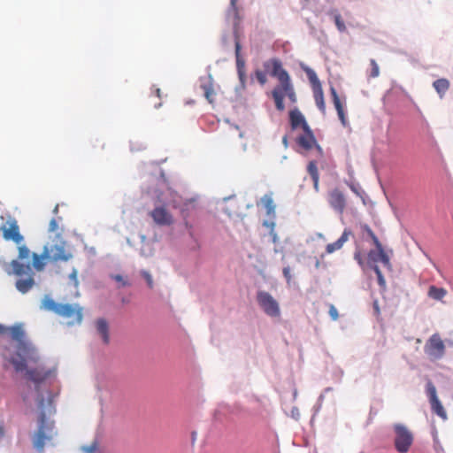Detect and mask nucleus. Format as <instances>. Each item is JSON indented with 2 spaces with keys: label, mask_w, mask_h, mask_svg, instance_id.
<instances>
[{
  "label": "nucleus",
  "mask_w": 453,
  "mask_h": 453,
  "mask_svg": "<svg viewBox=\"0 0 453 453\" xmlns=\"http://www.w3.org/2000/svg\"><path fill=\"white\" fill-rule=\"evenodd\" d=\"M13 346L4 345L0 349L1 357L7 360L10 364H12L16 372H24L26 371V374L28 380L34 381L35 383H41L44 381L47 378L50 377L54 372L53 370L45 369L42 365H38L34 369H27V364L33 363V361L28 360L26 357H21L17 358L16 357L11 355V349ZM39 360L34 364H37Z\"/></svg>",
  "instance_id": "obj_2"
},
{
  "label": "nucleus",
  "mask_w": 453,
  "mask_h": 453,
  "mask_svg": "<svg viewBox=\"0 0 453 453\" xmlns=\"http://www.w3.org/2000/svg\"><path fill=\"white\" fill-rule=\"evenodd\" d=\"M42 308L67 319L68 325L81 324L83 319L82 308L78 304L58 303L50 296L43 298Z\"/></svg>",
  "instance_id": "obj_3"
},
{
  "label": "nucleus",
  "mask_w": 453,
  "mask_h": 453,
  "mask_svg": "<svg viewBox=\"0 0 453 453\" xmlns=\"http://www.w3.org/2000/svg\"><path fill=\"white\" fill-rule=\"evenodd\" d=\"M328 313L333 320H337L339 318V313L336 307L334 304L329 305Z\"/></svg>",
  "instance_id": "obj_35"
},
{
  "label": "nucleus",
  "mask_w": 453,
  "mask_h": 453,
  "mask_svg": "<svg viewBox=\"0 0 453 453\" xmlns=\"http://www.w3.org/2000/svg\"><path fill=\"white\" fill-rule=\"evenodd\" d=\"M58 230V223L56 219H52L49 224V231L55 233Z\"/></svg>",
  "instance_id": "obj_37"
},
{
  "label": "nucleus",
  "mask_w": 453,
  "mask_h": 453,
  "mask_svg": "<svg viewBox=\"0 0 453 453\" xmlns=\"http://www.w3.org/2000/svg\"><path fill=\"white\" fill-rule=\"evenodd\" d=\"M282 142H283V143L285 144V146H287V145H288V137H287V135H285V136L283 137Z\"/></svg>",
  "instance_id": "obj_48"
},
{
  "label": "nucleus",
  "mask_w": 453,
  "mask_h": 453,
  "mask_svg": "<svg viewBox=\"0 0 453 453\" xmlns=\"http://www.w3.org/2000/svg\"><path fill=\"white\" fill-rule=\"evenodd\" d=\"M450 83L449 80L445 78L438 79L434 81L433 87L439 94L440 97L442 98L446 92L449 90Z\"/></svg>",
  "instance_id": "obj_24"
},
{
  "label": "nucleus",
  "mask_w": 453,
  "mask_h": 453,
  "mask_svg": "<svg viewBox=\"0 0 453 453\" xmlns=\"http://www.w3.org/2000/svg\"><path fill=\"white\" fill-rule=\"evenodd\" d=\"M18 261H22V260H27L29 259L30 257H32V254L30 250L26 246V245H23V244H19L18 245Z\"/></svg>",
  "instance_id": "obj_28"
},
{
  "label": "nucleus",
  "mask_w": 453,
  "mask_h": 453,
  "mask_svg": "<svg viewBox=\"0 0 453 453\" xmlns=\"http://www.w3.org/2000/svg\"><path fill=\"white\" fill-rule=\"evenodd\" d=\"M43 257H46L48 262H67L73 257V253L66 242L59 239L54 244L43 247Z\"/></svg>",
  "instance_id": "obj_4"
},
{
  "label": "nucleus",
  "mask_w": 453,
  "mask_h": 453,
  "mask_svg": "<svg viewBox=\"0 0 453 453\" xmlns=\"http://www.w3.org/2000/svg\"><path fill=\"white\" fill-rule=\"evenodd\" d=\"M373 308H374L375 313H376L377 315H379V314H380V308H379L378 302H374V303H373Z\"/></svg>",
  "instance_id": "obj_44"
},
{
  "label": "nucleus",
  "mask_w": 453,
  "mask_h": 453,
  "mask_svg": "<svg viewBox=\"0 0 453 453\" xmlns=\"http://www.w3.org/2000/svg\"><path fill=\"white\" fill-rule=\"evenodd\" d=\"M5 331H6L5 327L0 325V334H5Z\"/></svg>",
  "instance_id": "obj_46"
},
{
  "label": "nucleus",
  "mask_w": 453,
  "mask_h": 453,
  "mask_svg": "<svg viewBox=\"0 0 453 453\" xmlns=\"http://www.w3.org/2000/svg\"><path fill=\"white\" fill-rule=\"evenodd\" d=\"M141 275L142 276V278L145 280V281L147 282V285L150 288H153L154 287V282H153V279H152V276L151 274L145 271V270H142L141 272Z\"/></svg>",
  "instance_id": "obj_32"
},
{
  "label": "nucleus",
  "mask_w": 453,
  "mask_h": 453,
  "mask_svg": "<svg viewBox=\"0 0 453 453\" xmlns=\"http://www.w3.org/2000/svg\"><path fill=\"white\" fill-rule=\"evenodd\" d=\"M379 262H381L387 268L391 267L389 257L387 255L384 249L371 250L367 255L368 266L372 269L379 267L377 265Z\"/></svg>",
  "instance_id": "obj_14"
},
{
  "label": "nucleus",
  "mask_w": 453,
  "mask_h": 453,
  "mask_svg": "<svg viewBox=\"0 0 453 453\" xmlns=\"http://www.w3.org/2000/svg\"><path fill=\"white\" fill-rule=\"evenodd\" d=\"M265 226L273 228L274 224L273 223L268 224L267 222H265Z\"/></svg>",
  "instance_id": "obj_49"
},
{
  "label": "nucleus",
  "mask_w": 453,
  "mask_h": 453,
  "mask_svg": "<svg viewBox=\"0 0 453 453\" xmlns=\"http://www.w3.org/2000/svg\"><path fill=\"white\" fill-rule=\"evenodd\" d=\"M395 437L394 446L398 453H407L411 449L413 441V433L403 424H395L393 426Z\"/></svg>",
  "instance_id": "obj_5"
},
{
  "label": "nucleus",
  "mask_w": 453,
  "mask_h": 453,
  "mask_svg": "<svg viewBox=\"0 0 453 453\" xmlns=\"http://www.w3.org/2000/svg\"><path fill=\"white\" fill-rule=\"evenodd\" d=\"M289 119L292 129L301 127L303 130H308L309 125L298 109H294L289 111Z\"/></svg>",
  "instance_id": "obj_20"
},
{
  "label": "nucleus",
  "mask_w": 453,
  "mask_h": 453,
  "mask_svg": "<svg viewBox=\"0 0 453 453\" xmlns=\"http://www.w3.org/2000/svg\"><path fill=\"white\" fill-rule=\"evenodd\" d=\"M154 91H155L156 96H157L158 98H160V97H161V90H160V88H156L154 89Z\"/></svg>",
  "instance_id": "obj_45"
},
{
  "label": "nucleus",
  "mask_w": 453,
  "mask_h": 453,
  "mask_svg": "<svg viewBox=\"0 0 453 453\" xmlns=\"http://www.w3.org/2000/svg\"><path fill=\"white\" fill-rule=\"evenodd\" d=\"M272 96L275 103V107L278 111H283L285 110L284 105V97L288 96L289 101L292 104L296 103V95L291 82V80L288 79L287 81L283 82L281 85H279L273 88L272 91Z\"/></svg>",
  "instance_id": "obj_6"
},
{
  "label": "nucleus",
  "mask_w": 453,
  "mask_h": 453,
  "mask_svg": "<svg viewBox=\"0 0 453 453\" xmlns=\"http://www.w3.org/2000/svg\"><path fill=\"white\" fill-rule=\"evenodd\" d=\"M53 429V423L48 422L46 419V414L44 411H42L39 417V427L33 439L34 447L39 451H42L45 446L46 441L51 439V435L49 434Z\"/></svg>",
  "instance_id": "obj_7"
},
{
  "label": "nucleus",
  "mask_w": 453,
  "mask_h": 453,
  "mask_svg": "<svg viewBox=\"0 0 453 453\" xmlns=\"http://www.w3.org/2000/svg\"><path fill=\"white\" fill-rule=\"evenodd\" d=\"M330 94L332 96L333 104L337 111V115L339 117L341 123L342 124L343 127H347L349 123L345 114L344 106L340 100L336 89L334 87L330 88Z\"/></svg>",
  "instance_id": "obj_19"
},
{
  "label": "nucleus",
  "mask_w": 453,
  "mask_h": 453,
  "mask_svg": "<svg viewBox=\"0 0 453 453\" xmlns=\"http://www.w3.org/2000/svg\"><path fill=\"white\" fill-rule=\"evenodd\" d=\"M371 73L369 76L371 78H376L380 75V67L374 59L370 60Z\"/></svg>",
  "instance_id": "obj_30"
},
{
  "label": "nucleus",
  "mask_w": 453,
  "mask_h": 453,
  "mask_svg": "<svg viewBox=\"0 0 453 453\" xmlns=\"http://www.w3.org/2000/svg\"><path fill=\"white\" fill-rule=\"evenodd\" d=\"M426 394L429 398L432 411L441 419L446 420L448 418L447 412L437 396L435 386L430 380L426 383Z\"/></svg>",
  "instance_id": "obj_13"
},
{
  "label": "nucleus",
  "mask_w": 453,
  "mask_h": 453,
  "mask_svg": "<svg viewBox=\"0 0 453 453\" xmlns=\"http://www.w3.org/2000/svg\"><path fill=\"white\" fill-rule=\"evenodd\" d=\"M255 75H256V78L257 80V81L263 86L265 85L266 82H267V73H265V71H262V70H257L255 72Z\"/></svg>",
  "instance_id": "obj_31"
},
{
  "label": "nucleus",
  "mask_w": 453,
  "mask_h": 453,
  "mask_svg": "<svg viewBox=\"0 0 453 453\" xmlns=\"http://www.w3.org/2000/svg\"><path fill=\"white\" fill-rule=\"evenodd\" d=\"M237 1L238 0H230V9L229 12H233L234 17L238 19V8H237Z\"/></svg>",
  "instance_id": "obj_36"
},
{
  "label": "nucleus",
  "mask_w": 453,
  "mask_h": 453,
  "mask_svg": "<svg viewBox=\"0 0 453 453\" xmlns=\"http://www.w3.org/2000/svg\"><path fill=\"white\" fill-rule=\"evenodd\" d=\"M354 258L360 265H364L363 257L360 252H356L354 254Z\"/></svg>",
  "instance_id": "obj_39"
},
{
  "label": "nucleus",
  "mask_w": 453,
  "mask_h": 453,
  "mask_svg": "<svg viewBox=\"0 0 453 453\" xmlns=\"http://www.w3.org/2000/svg\"><path fill=\"white\" fill-rule=\"evenodd\" d=\"M303 70L305 72L311 85L313 97L317 107L322 114H326V103L321 82L319 81L314 70L308 66H303Z\"/></svg>",
  "instance_id": "obj_8"
},
{
  "label": "nucleus",
  "mask_w": 453,
  "mask_h": 453,
  "mask_svg": "<svg viewBox=\"0 0 453 453\" xmlns=\"http://www.w3.org/2000/svg\"><path fill=\"white\" fill-rule=\"evenodd\" d=\"M365 229L367 232L368 235L371 237V239L373 238L374 236H376L375 234L372 232V230L369 226H365Z\"/></svg>",
  "instance_id": "obj_42"
},
{
  "label": "nucleus",
  "mask_w": 453,
  "mask_h": 453,
  "mask_svg": "<svg viewBox=\"0 0 453 453\" xmlns=\"http://www.w3.org/2000/svg\"><path fill=\"white\" fill-rule=\"evenodd\" d=\"M33 264H23L18 260H12V271H7L8 274H14L18 277L15 287L19 292L26 294L30 291L35 285V273L33 268L37 272L44 270L46 257H43V252L39 255L37 253L32 254Z\"/></svg>",
  "instance_id": "obj_1"
},
{
  "label": "nucleus",
  "mask_w": 453,
  "mask_h": 453,
  "mask_svg": "<svg viewBox=\"0 0 453 453\" xmlns=\"http://www.w3.org/2000/svg\"><path fill=\"white\" fill-rule=\"evenodd\" d=\"M263 67L266 73L278 79L280 85L290 79L289 74L283 68L281 61L278 58H270L265 61Z\"/></svg>",
  "instance_id": "obj_11"
},
{
  "label": "nucleus",
  "mask_w": 453,
  "mask_h": 453,
  "mask_svg": "<svg viewBox=\"0 0 453 453\" xmlns=\"http://www.w3.org/2000/svg\"><path fill=\"white\" fill-rule=\"evenodd\" d=\"M3 237L5 241H12L19 245L24 241V236L20 234L19 226L15 219H10L5 224L0 226Z\"/></svg>",
  "instance_id": "obj_12"
},
{
  "label": "nucleus",
  "mask_w": 453,
  "mask_h": 453,
  "mask_svg": "<svg viewBox=\"0 0 453 453\" xmlns=\"http://www.w3.org/2000/svg\"><path fill=\"white\" fill-rule=\"evenodd\" d=\"M307 172L311 177V180L313 181V187L314 189L318 192L319 191V173L317 167V164L315 161H310L307 165Z\"/></svg>",
  "instance_id": "obj_22"
},
{
  "label": "nucleus",
  "mask_w": 453,
  "mask_h": 453,
  "mask_svg": "<svg viewBox=\"0 0 453 453\" xmlns=\"http://www.w3.org/2000/svg\"><path fill=\"white\" fill-rule=\"evenodd\" d=\"M70 278L75 281V283L77 284V272L76 270H73L72 272V273L70 274Z\"/></svg>",
  "instance_id": "obj_43"
},
{
  "label": "nucleus",
  "mask_w": 453,
  "mask_h": 453,
  "mask_svg": "<svg viewBox=\"0 0 453 453\" xmlns=\"http://www.w3.org/2000/svg\"><path fill=\"white\" fill-rule=\"evenodd\" d=\"M43 403H44V400L42 398V399L39 401V408L42 409V407H43Z\"/></svg>",
  "instance_id": "obj_47"
},
{
  "label": "nucleus",
  "mask_w": 453,
  "mask_h": 453,
  "mask_svg": "<svg viewBox=\"0 0 453 453\" xmlns=\"http://www.w3.org/2000/svg\"><path fill=\"white\" fill-rule=\"evenodd\" d=\"M303 131V134L297 138L298 145L306 150H311L315 146L321 152V148L317 144V141L310 127H308V130Z\"/></svg>",
  "instance_id": "obj_17"
},
{
  "label": "nucleus",
  "mask_w": 453,
  "mask_h": 453,
  "mask_svg": "<svg viewBox=\"0 0 453 453\" xmlns=\"http://www.w3.org/2000/svg\"><path fill=\"white\" fill-rule=\"evenodd\" d=\"M201 88L203 91V95L209 103H213V96H214V88L213 85L211 81L203 83L201 85Z\"/></svg>",
  "instance_id": "obj_27"
},
{
  "label": "nucleus",
  "mask_w": 453,
  "mask_h": 453,
  "mask_svg": "<svg viewBox=\"0 0 453 453\" xmlns=\"http://www.w3.org/2000/svg\"><path fill=\"white\" fill-rule=\"evenodd\" d=\"M234 48H235L237 73L239 75V79H240L242 84L243 85L245 79H246L245 62L242 59V58L241 57V43H240V41H239L237 35H235Z\"/></svg>",
  "instance_id": "obj_18"
},
{
  "label": "nucleus",
  "mask_w": 453,
  "mask_h": 453,
  "mask_svg": "<svg viewBox=\"0 0 453 453\" xmlns=\"http://www.w3.org/2000/svg\"><path fill=\"white\" fill-rule=\"evenodd\" d=\"M424 351L431 361H437L445 355V344L439 334H432L424 346Z\"/></svg>",
  "instance_id": "obj_9"
},
{
  "label": "nucleus",
  "mask_w": 453,
  "mask_h": 453,
  "mask_svg": "<svg viewBox=\"0 0 453 453\" xmlns=\"http://www.w3.org/2000/svg\"><path fill=\"white\" fill-rule=\"evenodd\" d=\"M257 301L263 311L273 318L280 316L279 303L268 292L260 290L257 293Z\"/></svg>",
  "instance_id": "obj_10"
},
{
  "label": "nucleus",
  "mask_w": 453,
  "mask_h": 453,
  "mask_svg": "<svg viewBox=\"0 0 453 453\" xmlns=\"http://www.w3.org/2000/svg\"><path fill=\"white\" fill-rule=\"evenodd\" d=\"M150 216L152 217L155 223L159 226H170L173 222V216L163 206L156 207L150 212Z\"/></svg>",
  "instance_id": "obj_16"
},
{
  "label": "nucleus",
  "mask_w": 453,
  "mask_h": 453,
  "mask_svg": "<svg viewBox=\"0 0 453 453\" xmlns=\"http://www.w3.org/2000/svg\"><path fill=\"white\" fill-rule=\"evenodd\" d=\"M96 330L98 334L101 335L104 343L108 344L110 342L109 334H108V324L104 319H98L96 322Z\"/></svg>",
  "instance_id": "obj_23"
},
{
  "label": "nucleus",
  "mask_w": 453,
  "mask_h": 453,
  "mask_svg": "<svg viewBox=\"0 0 453 453\" xmlns=\"http://www.w3.org/2000/svg\"><path fill=\"white\" fill-rule=\"evenodd\" d=\"M352 235V232L349 229H345L341 237L334 242L328 243L326 247V251L328 254L334 253L342 248L345 242H348L349 236Z\"/></svg>",
  "instance_id": "obj_21"
},
{
  "label": "nucleus",
  "mask_w": 453,
  "mask_h": 453,
  "mask_svg": "<svg viewBox=\"0 0 453 453\" xmlns=\"http://www.w3.org/2000/svg\"><path fill=\"white\" fill-rule=\"evenodd\" d=\"M261 203H263L266 214L270 217H274L275 215V205L273 203L272 194H266L261 198Z\"/></svg>",
  "instance_id": "obj_25"
},
{
  "label": "nucleus",
  "mask_w": 453,
  "mask_h": 453,
  "mask_svg": "<svg viewBox=\"0 0 453 453\" xmlns=\"http://www.w3.org/2000/svg\"><path fill=\"white\" fill-rule=\"evenodd\" d=\"M97 442L96 441H94L93 443H91L90 445L88 446H82L81 448V449L84 452V453H95L96 450H97Z\"/></svg>",
  "instance_id": "obj_33"
},
{
  "label": "nucleus",
  "mask_w": 453,
  "mask_h": 453,
  "mask_svg": "<svg viewBox=\"0 0 453 453\" xmlns=\"http://www.w3.org/2000/svg\"><path fill=\"white\" fill-rule=\"evenodd\" d=\"M276 241V234L273 235V242Z\"/></svg>",
  "instance_id": "obj_50"
},
{
  "label": "nucleus",
  "mask_w": 453,
  "mask_h": 453,
  "mask_svg": "<svg viewBox=\"0 0 453 453\" xmlns=\"http://www.w3.org/2000/svg\"><path fill=\"white\" fill-rule=\"evenodd\" d=\"M334 23H335V26H336L337 29L340 32H345L346 31V26L344 24V21H343L342 16L339 13H334Z\"/></svg>",
  "instance_id": "obj_29"
},
{
  "label": "nucleus",
  "mask_w": 453,
  "mask_h": 453,
  "mask_svg": "<svg viewBox=\"0 0 453 453\" xmlns=\"http://www.w3.org/2000/svg\"><path fill=\"white\" fill-rule=\"evenodd\" d=\"M283 275L286 278L288 283H289L291 281V279H292L289 267H284L283 268Z\"/></svg>",
  "instance_id": "obj_38"
},
{
  "label": "nucleus",
  "mask_w": 453,
  "mask_h": 453,
  "mask_svg": "<svg viewBox=\"0 0 453 453\" xmlns=\"http://www.w3.org/2000/svg\"><path fill=\"white\" fill-rule=\"evenodd\" d=\"M374 271V273H376L377 275V279H378V283L380 286L381 287H385L386 285V280L384 279V276L380 271V269L379 267H376L374 269H372Z\"/></svg>",
  "instance_id": "obj_34"
},
{
  "label": "nucleus",
  "mask_w": 453,
  "mask_h": 453,
  "mask_svg": "<svg viewBox=\"0 0 453 453\" xmlns=\"http://www.w3.org/2000/svg\"><path fill=\"white\" fill-rule=\"evenodd\" d=\"M372 242H373V243H374V245H375L376 249H378V250H381V249H383V247H382V245H381V243H380V242L379 241V239H378V237H377V236H374L373 238H372Z\"/></svg>",
  "instance_id": "obj_40"
},
{
  "label": "nucleus",
  "mask_w": 453,
  "mask_h": 453,
  "mask_svg": "<svg viewBox=\"0 0 453 453\" xmlns=\"http://www.w3.org/2000/svg\"><path fill=\"white\" fill-rule=\"evenodd\" d=\"M328 203L336 212L343 213L346 207V198L339 188H334L328 193Z\"/></svg>",
  "instance_id": "obj_15"
},
{
  "label": "nucleus",
  "mask_w": 453,
  "mask_h": 453,
  "mask_svg": "<svg viewBox=\"0 0 453 453\" xmlns=\"http://www.w3.org/2000/svg\"><path fill=\"white\" fill-rule=\"evenodd\" d=\"M115 281L121 283L122 286L127 285L128 283L123 280L120 275H115Z\"/></svg>",
  "instance_id": "obj_41"
},
{
  "label": "nucleus",
  "mask_w": 453,
  "mask_h": 453,
  "mask_svg": "<svg viewBox=\"0 0 453 453\" xmlns=\"http://www.w3.org/2000/svg\"><path fill=\"white\" fill-rule=\"evenodd\" d=\"M447 295V290L443 288H437L436 286H430L428 289V296L432 299L441 301Z\"/></svg>",
  "instance_id": "obj_26"
}]
</instances>
